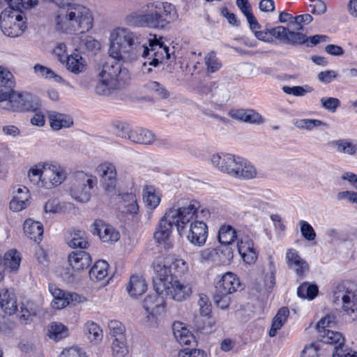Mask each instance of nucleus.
<instances>
[{"mask_svg": "<svg viewBox=\"0 0 357 357\" xmlns=\"http://www.w3.org/2000/svg\"><path fill=\"white\" fill-rule=\"evenodd\" d=\"M142 38L129 29H120L116 31L109 49V54L115 60L106 61L99 69L94 86V92L99 96H109L117 89L120 81L128 76L127 69L122 68L120 61L131 62L142 54L149 55V47L142 43Z\"/></svg>", "mask_w": 357, "mask_h": 357, "instance_id": "f257e3e1", "label": "nucleus"}, {"mask_svg": "<svg viewBox=\"0 0 357 357\" xmlns=\"http://www.w3.org/2000/svg\"><path fill=\"white\" fill-rule=\"evenodd\" d=\"M58 7L55 16L57 29L66 33H83L93 27V18L86 6L70 0H53Z\"/></svg>", "mask_w": 357, "mask_h": 357, "instance_id": "f03ea898", "label": "nucleus"}, {"mask_svg": "<svg viewBox=\"0 0 357 357\" xmlns=\"http://www.w3.org/2000/svg\"><path fill=\"white\" fill-rule=\"evenodd\" d=\"M200 204L197 200H191L186 206L169 208L160 220L153 234L154 239L158 243H163L169 248V242L173 226H176L179 235L183 234L188 222L193 218Z\"/></svg>", "mask_w": 357, "mask_h": 357, "instance_id": "7ed1b4c3", "label": "nucleus"}, {"mask_svg": "<svg viewBox=\"0 0 357 357\" xmlns=\"http://www.w3.org/2000/svg\"><path fill=\"white\" fill-rule=\"evenodd\" d=\"M212 165L222 173L240 179H252L257 176L256 168L246 160L231 154H214Z\"/></svg>", "mask_w": 357, "mask_h": 357, "instance_id": "20e7f679", "label": "nucleus"}, {"mask_svg": "<svg viewBox=\"0 0 357 357\" xmlns=\"http://www.w3.org/2000/svg\"><path fill=\"white\" fill-rule=\"evenodd\" d=\"M335 324V317L333 314H327L318 321L316 328L319 334L320 342L334 345L333 357H357V352L344 346V338L342 335L330 329Z\"/></svg>", "mask_w": 357, "mask_h": 357, "instance_id": "39448f33", "label": "nucleus"}, {"mask_svg": "<svg viewBox=\"0 0 357 357\" xmlns=\"http://www.w3.org/2000/svg\"><path fill=\"white\" fill-rule=\"evenodd\" d=\"M158 277H154L153 288L158 294L169 296L176 301L181 302L190 298L192 293V284L185 281H181L169 276L166 278L165 271L157 268Z\"/></svg>", "mask_w": 357, "mask_h": 357, "instance_id": "423d86ee", "label": "nucleus"}, {"mask_svg": "<svg viewBox=\"0 0 357 357\" xmlns=\"http://www.w3.org/2000/svg\"><path fill=\"white\" fill-rule=\"evenodd\" d=\"M23 8L14 9L8 6L0 15V29L3 33L10 38L21 36L26 28V22L22 15Z\"/></svg>", "mask_w": 357, "mask_h": 357, "instance_id": "0eeeda50", "label": "nucleus"}, {"mask_svg": "<svg viewBox=\"0 0 357 357\" xmlns=\"http://www.w3.org/2000/svg\"><path fill=\"white\" fill-rule=\"evenodd\" d=\"M8 92L7 109L13 112H36L41 106L40 99L30 93H19L13 90Z\"/></svg>", "mask_w": 357, "mask_h": 357, "instance_id": "6e6552de", "label": "nucleus"}, {"mask_svg": "<svg viewBox=\"0 0 357 357\" xmlns=\"http://www.w3.org/2000/svg\"><path fill=\"white\" fill-rule=\"evenodd\" d=\"M97 185V178L83 172H75L70 188V195L77 201L87 202L91 196V190Z\"/></svg>", "mask_w": 357, "mask_h": 357, "instance_id": "1a4fd4ad", "label": "nucleus"}, {"mask_svg": "<svg viewBox=\"0 0 357 357\" xmlns=\"http://www.w3.org/2000/svg\"><path fill=\"white\" fill-rule=\"evenodd\" d=\"M146 8L151 10L153 28H164L178 17L175 7L168 2L156 1Z\"/></svg>", "mask_w": 357, "mask_h": 357, "instance_id": "9d476101", "label": "nucleus"}, {"mask_svg": "<svg viewBox=\"0 0 357 357\" xmlns=\"http://www.w3.org/2000/svg\"><path fill=\"white\" fill-rule=\"evenodd\" d=\"M153 268L155 273L154 277H158L157 268H160L162 271H165V277L172 276L176 279L183 275L188 270L187 263L181 259H175L172 257H163L159 256L153 261Z\"/></svg>", "mask_w": 357, "mask_h": 357, "instance_id": "9b49d317", "label": "nucleus"}, {"mask_svg": "<svg viewBox=\"0 0 357 357\" xmlns=\"http://www.w3.org/2000/svg\"><path fill=\"white\" fill-rule=\"evenodd\" d=\"M333 302L338 303L341 301L342 309L354 320L357 318V298L354 293L349 290L343 284L337 285L333 291Z\"/></svg>", "mask_w": 357, "mask_h": 357, "instance_id": "f8f14e48", "label": "nucleus"}, {"mask_svg": "<svg viewBox=\"0 0 357 357\" xmlns=\"http://www.w3.org/2000/svg\"><path fill=\"white\" fill-rule=\"evenodd\" d=\"M161 294L155 293L148 295L143 301V307L146 312L147 321L151 325L156 324L157 316L165 312L164 299Z\"/></svg>", "mask_w": 357, "mask_h": 357, "instance_id": "ddd939ff", "label": "nucleus"}, {"mask_svg": "<svg viewBox=\"0 0 357 357\" xmlns=\"http://www.w3.org/2000/svg\"><path fill=\"white\" fill-rule=\"evenodd\" d=\"M188 224H190L186 236L188 241L196 246L204 245L208 237V227L206 224L202 220H197L196 214L194 215L193 218Z\"/></svg>", "mask_w": 357, "mask_h": 357, "instance_id": "4468645a", "label": "nucleus"}, {"mask_svg": "<svg viewBox=\"0 0 357 357\" xmlns=\"http://www.w3.org/2000/svg\"><path fill=\"white\" fill-rule=\"evenodd\" d=\"M150 48L149 55L144 58L146 61L143 65H149L153 67H157L160 63L162 62L164 58L167 59H170L169 48L165 45L163 43L157 39L149 40Z\"/></svg>", "mask_w": 357, "mask_h": 357, "instance_id": "2eb2a0df", "label": "nucleus"}, {"mask_svg": "<svg viewBox=\"0 0 357 357\" xmlns=\"http://www.w3.org/2000/svg\"><path fill=\"white\" fill-rule=\"evenodd\" d=\"M65 169L56 164L48 162L45 169L42 188L52 189L61 185L66 178Z\"/></svg>", "mask_w": 357, "mask_h": 357, "instance_id": "dca6fc26", "label": "nucleus"}, {"mask_svg": "<svg viewBox=\"0 0 357 357\" xmlns=\"http://www.w3.org/2000/svg\"><path fill=\"white\" fill-rule=\"evenodd\" d=\"M93 235H98L100 239L107 243L116 242L120 234L112 226L105 224L101 220H96L91 227Z\"/></svg>", "mask_w": 357, "mask_h": 357, "instance_id": "f3484780", "label": "nucleus"}, {"mask_svg": "<svg viewBox=\"0 0 357 357\" xmlns=\"http://www.w3.org/2000/svg\"><path fill=\"white\" fill-rule=\"evenodd\" d=\"M285 261L289 269L294 271L300 278L304 277L309 272V264L301 257L298 251L294 248L287 250Z\"/></svg>", "mask_w": 357, "mask_h": 357, "instance_id": "a211bd4d", "label": "nucleus"}, {"mask_svg": "<svg viewBox=\"0 0 357 357\" xmlns=\"http://www.w3.org/2000/svg\"><path fill=\"white\" fill-rule=\"evenodd\" d=\"M97 172L103 180V187L109 192L115 190L117 179L116 169L115 165L109 162H105L99 165Z\"/></svg>", "mask_w": 357, "mask_h": 357, "instance_id": "6ab92c4d", "label": "nucleus"}, {"mask_svg": "<svg viewBox=\"0 0 357 357\" xmlns=\"http://www.w3.org/2000/svg\"><path fill=\"white\" fill-rule=\"evenodd\" d=\"M241 289L238 278L231 272L223 274L215 284V291L222 295L231 294Z\"/></svg>", "mask_w": 357, "mask_h": 357, "instance_id": "aec40b11", "label": "nucleus"}, {"mask_svg": "<svg viewBox=\"0 0 357 357\" xmlns=\"http://www.w3.org/2000/svg\"><path fill=\"white\" fill-rule=\"evenodd\" d=\"M237 248L244 262L252 264L256 261L258 255L254 248L253 242L249 236H243L238 238Z\"/></svg>", "mask_w": 357, "mask_h": 357, "instance_id": "412c9836", "label": "nucleus"}, {"mask_svg": "<svg viewBox=\"0 0 357 357\" xmlns=\"http://www.w3.org/2000/svg\"><path fill=\"white\" fill-rule=\"evenodd\" d=\"M228 114L235 120L247 123L259 125L264 122L261 115L253 109H231Z\"/></svg>", "mask_w": 357, "mask_h": 357, "instance_id": "4be33fe9", "label": "nucleus"}, {"mask_svg": "<svg viewBox=\"0 0 357 357\" xmlns=\"http://www.w3.org/2000/svg\"><path fill=\"white\" fill-rule=\"evenodd\" d=\"M330 146L338 153L354 156L357 154V140L351 138H341L332 140Z\"/></svg>", "mask_w": 357, "mask_h": 357, "instance_id": "5701e85b", "label": "nucleus"}, {"mask_svg": "<svg viewBox=\"0 0 357 357\" xmlns=\"http://www.w3.org/2000/svg\"><path fill=\"white\" fill-rule=\"evenodd\" d=\"M152 15L150 9H143L142 11H135L130 13L126 17V22L130 26H148L153 28V24L151 22Z\"/></svg>", "mask_w": 357, "mask_h": 357, "instance_id": "b1692460", "label": "nucleus"}, {"mask_svg": "<svg viewBox=\"0 0 357 357\" xmlns=\"http://www.w3.org/2000/svg\"><path fill=\"white\" fill-rule=\"evenodd\" d=\"M68 262L73 269L79 271L87 268L90 266L91 258L86 252H73L68 256Z\"/></svg>", "mask_w": 357, "mask_h": 357, "instance_id": "393cba45", "label": "nucleus"}, {"mask_svg": "<svg viewBox=\"0 0 357 357\" xmlns=\"http://www.w3.org/2000/svg\"><path fill=\"white\" fill-rule=\"evenodd\" d=\"M174 335L181 345H191L195 342L192 333L181 322H175L172 325Z\"/></svg>", "mask_w": 357, "mask_h": 357, "instance_id": "a878e982", "label": "nucleus"}, {"mask_svg": "<svg viewBox=\"0 0 357 357\" xmlns=\"http://www.w3.org/2000/svg\"><path fill=\"white\" fill-rule=\"evenodd\" d=\"M0 306L3 311L11 315L15 313L17 310V301L13 291L8 289H3L0 291Z\"/></svg>", "mask_w": 357, "mask_h": 357, "instance_id": "bb28decb", "label": "nucleus"}, {"mask_svg": "<svg viewBox=\"0 0 357 357\" xmlns=\"http://www.w3.org/2000/svg\"><path fill=\"white\" fill-rule=\"evenodd\" d=\"M210 89L213 100L218 105H222L229 100L230 91L228 85L212 82L210 84Z\"/></svg>", "mask_w": 357, "mask_h": 357, "instance_id": "cd10ccee", "label": "nucleus"}, {"mask_svg": "<svg viewBox=\"0 0 357 357\" xmlns=\"http://www.w3.org/2000/svg\"><path fill=\"white\" fill-rule=\"evenodd\" d=\"M126 290L128 294L136 298L147 290V284L142 276L133 275L130 277Z\"/></svg>", "mask_w": 357, "mask_h": 357, "instance_id": "c85d7f7f", "label": "nucleus"}, {"mask_svg": "<svg viewBox=\"0 0 357 357\" xmlns=\"http://www.w3.org/2000/svg\"><path fill=\"white\" fill-rule=\"evenodd\" d=\"M29 194L28 190L24 188H18L10 202V208L13 211H20L29 205Z\"/></svg>", "mask_w": 357, "mask_h": 357, "instance_id": "c756f323", "label": "nucleus"}, {"mask_svg": "<svg viewBox=\"0 0 357 357\" xmlns=\"http://www.w3.org/2000/svg\"><path fill=\"white\" fill-rule=\"evenodd\" d=\"M66 63V68L73 73L79 74L86 70V61L85 59L78 53L74 52L68 55Z\"/></svg>", "mask_w": 357, "mask_h": 357, "instance_id": "7c9ffc66", "label": "nucleus"}, {"mask_svg": "<svg viewBox=\"0 0 357 357\" xmlns=\"http://www.w3.org/2000/svg\"><path fill=\"white\" fill-rule=\"evenodd\" d=\"M23 229L25 235L30 239L35 242L41 240V236L43 234V227L40 222L31 219L26 220L24 223Z\"/></svg>", "mask_w": 357, "mask_h": 357, "instance_id": "2f4dec72", "label": "nucleus"}, {"mask_svg": "<svg viewBox=\"0 0 357 357\" xmlns=\"http://www.w3.org/2000/svg\"><path fill=\"white\" fill-rule=\"evenodd\" d=\"M129 139L135 143L150 144L155 141V135L150 130L137 128L131 131Z\"/></svg>", "mask_w": 357, "mask_h": 357, "instance_id": "473e14b6", "label": "nucleus"}, {"mask_svg": "<svg viewBox=\"0 0 357 357\" xmlns=\"http://www.w3.org/2000/svg\"><path fill=\"white\" fill-rule=\"evenodd\" d=\"M49 119L51 128L55 130H59L62 128H68L73 123L70 116L56 112H52L49 114Z\"/></svg>", "mask_w": 357, "mask_h": 357, "instance_id": "72a5a7b5", "label": "nucleus"}, {"mask_svg": "<svg viewBox=\"0 0 357 357\" xmlns=\"http://www.w3.org/2000/svg\"><path fill=\"white\" fill-rule=\"evenodd\" d=\"M119 209L123 213L135 215L137 213L139 206L136 197L132 193H124L122 195V201L119 205Z\"/></svg>", "mask_w": 357, "mask_h": 357, "instance_id": "f704fd0d", "label": "nucleus"}, {"mask_svg": "<svg viewBox=\"0 0 357 357\" xmlns=\"http://www.w3.org/2000/svg\"><path fill=\"white\" fill-rule=\"evenodd\" d=\"M48 162H38L33 165L28 171L27 176L29 181L35 185L42 187V180L46 166Z\"/></svg>", "mask_w": 357, "mask_h": 357, "instance_id": "c9c22d12", "label": "nucleus"}, {"mask_svg": "<svg viewBox=\"0 0 357 357\" xmlns=\"http://www.w3.org/2000/svg\"><path fill=\"white\" fill-rule=\"evenodd\" d=\"M109 264L104 260H99L91 268L89 274L91 280L99 282L103 280L107 276Z\"/></svg>", "mask_w": 357, "mask_h": 357, "instance_id": "e433bc0d", "label": "nucleus"}, {"mask_svg": "<svg viewBox=\"0 0 357 357\" xmlns=\"http://www.w3.org/2000/svg\"><path fill=\"white\" fill-rule=\"evenodd\" d=\"M289 315V310L287 307H283L278 310L272 321L271 328L269 331V335L271 337L276 335L278 331L280 330L286 322Z\"/></svg>", "mask_w": 357, "mask_h": 357, "instance_id": "4c0bfd02", "label": "nucleus"}, {"mask_svg": "<svg viewBox=\"0 0 357 357\" xmlns=\"http://www.w3.org/2000/svg\"><path fill=\"white\" fill-rule=\"evenodd\" d=\"M71 238L68 241V245L73 248H86L89 242L87 236L84 231L74 229L70 234Z\"/></svg>", "mask_w": 357, "mask_h": 357, "instance_id": "58836bf2", "label": "nucleus"}, {"mask_svg": "<svg viewBox=\"0 0 357 357\" xmlns=\"http://www.w3.org/2000/svg\"><path fill=\"white\" fill-rule=\"evenodd\" d=\"M218 238L220 244H231L238 239L236 230L230 225H222L218 231Z\"/></svg>", "mask_w": 357, "mask_h": 357, "instance_id": "ea45409f", "label": "nucleus"}, {"mask_svg": "<svg viewBox=\"0 0 357 357\" xmlns=\"http://www.w3.org/2000/svg\"><path fill=\"white\" fill-rule=\"evenodd\" d=\"M215 252L218 260L223 264H229L234 258V250L231 244H220L216 247Z\"/></svg>", "mask_w": 357, "mask_h": 357, "instance_id": "a19ab883", "label": "nucleus"}, {"mask_svg": "<svg viewBox=\"0 0 357 357\" xmlns=\"http://www.w3.org/2000/svg\"><path fill=\"white\" fill-rule=\"evenodd\" d=\"M318 294V287L308 282H303L297 289V294L300 298L314 299Z\"/></svg>", "mask_w": 357, "mask_h": 357, "instance_id": "79ce46f5", "label": "nucleus"}, {"mask_svg": "<svg viewBox=\"0 0 357 357\" xmlns=\"http://www.w3.org/2000/svg\"><path fill=\"white\" fill-rule=\"evenodd\" d=\"M204 63L208 73H213L222 68V62L214 51H211L204 57Z\"/></svg>", "mask_w": 357, "mask_h": 357, "instance_id": "37998d69", "label": "nucleus"}, {"mask_svg": "<svg viewBox=\"0 0 357 357\" xmlns=\"http://www.w3.org/2000/svg\"><path fill=\"white\" fill-rule=\"evenodd\" d=\"M293 123L297 128L306 130H312L319 126H327V123L321 120L310 119H295Z\"/></svg>", "mask_w": 357, "mask_h": 357, "instance_id": "c03bdc74", "label": "nucleus"}, {"mask_svg": "<svg viewBox=\"0 0 357 357\" xmlns=\"http://www.w3.org/2000/svg\"><path fill=\"white\" fill-rule=\"evenodd\" d=\"M20 254L15 250H11L5 254L3 264H5V268L16 271L20 266Z\"/></svg>", "mask_w": 357, "mask_h": 357, "instance_id": "a18cd8bd", "label": "nucleus"}, {"mask_svg": "<svg viewBox=\"0 0 357 357\" xmlns=\"http://www.w3.org/2000/svg\"><path fill=\"white\" fill-rule=\"evenodd\" d=\"M128 354L126 337L114 339L112 344L113 357H125Z\"/></svg>", "mask_w": 357, "mask_h": 357, "instance_id": "49530a36", "label": "nucleus"}, {"mask_svg": "<svg viewBox=\"0 0 357 357\" xmlns=\"http://www.w3.org/2000/svg\"><path fill=\"white\" fill-rule=\"evenodd\" d=\"M84 331L91 342H98L102 338V331L99 326L94 322H88L85 325Z\"/></svg>", "mask_w": 357, "mask_h": 357, "instance_id": "de8ad7c7", "label": "nucleus"}, {"mask_svg": "<svg viewBox=\"0 0 357 357\" xmlns=\"http://www.w3.org/2000/svg\"><path fill=\"white\" fill-rule=\"evenodd\" d=\"M34 72L40 77L45 79H54L56 82H60L62 81V77L54 73L50 68L40 65L36 64L33 67Z\"/></svg>", "mask_w": 357, "mask_h": 357, "instance_id": "09e8293b", "label": "nucleus"}, {"mask_svg": "<svg viewBox=\"0 0 357 357\" xmlns=\"http://www.w3.org/2000/svg\"><path fill=\"white\" fill-rule=\"evenodd\" d=\"M108 328L110 335L114 339L126 337V328L121 322L117 320H111L108 322Z\"/></svg>", "mask_w": 357, "mask_h": 357, "instance_id": "8fccbe9b", "label": "nucleus"}, {"mask_svg": "<svg viewBox=\"0 0 357 357\" xmlns=\"http://www.w3.org/2000/svg\"><path fill=\"white\" fill-rule=\"evenodd\" d=\"M100 45L98 40L91 36H86L80 39L79 48L91 52H96L100 49Z\"/></svg>", "mask_w": 357, "mask_h": 357, "instance_id": "3c124183", "label": "nucleus"}, {"mask_svg": "<svg viewBox=\"0 0 357 357\" xmlns=\"http://www.w3.org/2000/svg\"><path fill=\"white\" fill-rule=\"evenodd\" d=\"M67 335L66 328L60 323L53 324L49 330V337L58 341Z\"/></svg>", "mask_w": 357, "mask_h": 357, "instance_id": "603ef678", "label": "nucleus"}, {"mask_svg": "<svg viewBox=\"0 0 357 357\" xmlns=\"http://www.w3.org/2000/svg\"><path fill=\"white\" fill-rule=\"evenodd\" d=\"M0 82L6 88L11 90L15 86L13 74L5 67L0 66Z\"/></svg>", "mask_w": 357, "mask_h": 357, "instance_id": "864d4df0", "label": "nucleus"}, {"mask_svg": "<svg viewBox=\"0 0 357 357\" xmlns=\"http://www.w3.org/2000/svg\"><path fill=\"white\" fill-rule=\"evenodd\" d=\"M3 2L14 9L30 8L37 3V0H0V4Z\"/></svg>", "mask_w": 357, "mask_h": 357, "instance_id": "5fc2aeb1", "label": "nucleus"}, {"mask_svg": "<svg viewBox=\"0 0 357 357\" xmlns=\"http://www.w3.org/2000/svg\"><path fill=\"white\" fill-rule=\"evenodd\" d=\"M146 87L160 98H166L169 96L166 89L158 82L150 81L146 84Z\"/></svg>", "mask_w": 357, "mask_h": 357, "instance_id": "6e6d98bb", "label": "nucleus"}, {"mask_svg": "<svg viewBox=\"0 0 357 357\" xmlns=\"http://www.w3.org/2000/svg\"><path fill=\"white\" fill-rule=\"evenodd\" d=\"M52 295L54 296V300L51 303V305L54 309H62L69 305V301L67 300L66 292L61 290H58V294L52 293Z\"/></svg>", "mask_w": 357, "mask_h": 357, "instance_id": "4d7b16f0", "label": "nucleus"}, {"mask_svg": "<svg viewBox=\"0 0 357 357\" xmlns=\"http://www.w3.org/2000/svg\"><path fill=\"white\" fill-rule=\"evenodd\" d=\"M321 107L326 110L334 113L340 106L339 99L333 97H323L320 99Z\"/></svg>", "mask_w": 357, "mask_h": 357, "instance_id": "13d9d810", "label": "nucleus"}, {"mask_svg": "<svg viewBox=\"0 0 357 357\" xmlns=\"http://www.w3.org/2000/svg\"><path fill=\"white\" fill-rule=\"evenodd\" d=\"M282 91L287 94L294 95L295 96H303L307 93L311 92L312 89L308 86H305V88L300 86H284L282 87Z\"/></svg>", "mask_w": 357, "mask_h": 357, "instance_id": "bf43d9fd", "label": "nucleus"}, {"mask_svg": "<svg viewBox=\"0 0 357 357\" xmlns=\"http://www.w3.org/2000/svg\"><path fill=\"white\" fill-rule=\"evenodd\" d=\"M286 44L292 45H303L306 43V36L300 32L290 31L288 32V38Z\"/></svg>", "mask_w": 357, "mask_h": 357, "instance_id": "052dcab7", "label": "nucleus"}, {"mask_svg": "<svg viewBox=\"0 0 357 357\" xmlns=\"http://www.w3.org/2000/svg\"><path fill=\"white\" fill-rule=\"evenodd\" d=\"M312 20L313 18L310 14H304L294 17V20L290 21V23L294 26V29L300 31L303 30V24H308Z\"/></svg>", "mask_w": 357, "mask_h": 357, "instance_id": "680f3d73", "label": "nucleus"}, {"mask_svg": "<svg viewBox=\"0 0 357 357\" xmlns=\"http://www.w3.org/2000/svg\"><path fill=\"white\" fill-rule=\"evenodd\" d=\"M299 225L301 226V232L303 237L308 241H313L316 237L313 227L305 220H301Z\"/></svg>", "mask_w": 357, "mask_h": 357, "instance_id": "e2e57ef3", "label": "nucleus"}, {"mask_svg": "<svg viewBox=\"0 0 357 357\" xmlns=\"http://www.w3.org/2000/svg\"><path fill=\"white\" fill-rule=\"evenodd\" d=\"M213 300L217 307L222 310L227 309L231 303L229 294L222 295L217 291H215Z\"/></svg>", "mask_w": 357, "mask_h": 357, "instance_id": "0e129e2a", "label": "nucleus"}, {"mask_svg": "<svg viewBox=\"0 0 357 357\" xmlns=\"http://www.w3.org/2000/svg\"><path fill=\"white\" fill-rule=\"evenodd\" d=\"M289 31V29L282 26H278L277 27L270 29L271 34H272V36H273L274 38L278 39L279 40L282 41L285 44L287 43V38H288Z\"/></svg>", "mask_w": 357, "mask_h": 357, "instance_id": "69168bd1", "label": "nucleus"}, {"mask_svg": "<svg viewBox=\"0 0 357 357\" xmlns=\"http://www.w3.org/2000/svg\"><path fill=\"white\" fill-rule=\"evenodd\" d=\"M199 313L202 316L206 317L211 312V304L206 296L201 295L198 301Z\"/></svg>", "mask_w": 357, "mask_h": 357, "instance_id": "338daca9", "label": "nucleus"}, {"mask_svg": "<svg viewBox=\"0 0 357 357\" xmlns=\"http://www.w3.org/2000/svg\"><path fill=\"white\" fill-rule=\"evenodd\" d=\"M132 130L127 123L119 122L115 125L114 132L119 137L128 138L129 139V135L131 134Z\"/></svg>", "mask_w": 357, "mask_h": 357, "instance_id": "774afa93", "label": "nucleus"}]
</instances>
